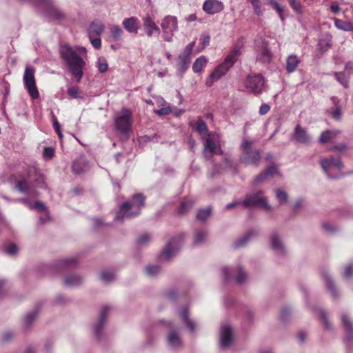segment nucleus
Returning a JSON list of instances; mask_svg holds the SVG:
<instances>
[{"instance_id":"42","label":"nucleus","mask_w":353,"mask_h":353,"mask_svg":"<svg viewBox=\"0 0 353 353\" xmlns=\"http://www.w3.org/2000/svg\"><path fill=\"white\" fill-rule=\"evenodd\" d=\"M96 67L100 73H105L108 70V63L106 59L103 57H99L96 62Z\"/></svg>"},{"instance_id":"32","label":"nucleus","mask_w":353,"mask_h":353,"mask_svg":"<svg viewBox=\"0 0 353 353\" xmlns=\"http://www.w3.org/2000/svg\"><path fill=\"white\" fill-rule=\"evenodd\" d=\"M300 63V59L295 54H290L286 59V71L288 73L294 72L299 64Z\"/></svg>"},{"instance_id":"53","label":"nucleus","mask_w":353,"mask_h":353,"mask_svg":"<svg viewBox=\"0 0 353 353\" xmlns=\"http://www.w3.org/2000/svg\"><path fill=\"white\" fill-rule=\"evenodd\" d=\"M276 196L280 202H286L288 199V193L283 189L276 190Z\"/></svg>"},{"instance_id":"48","label":"nucleus","mask_w":353,"mask_h":353,"mask_svg":"<svg viewBox=\"0 0 353 353\" xmlns=\"http://www.w3.org/2000/svg\"><path fill=\"white\" fill-rule=\"evenodd\" d=\"M67 93L72 99L82 98V96L79 93V88L76 86H68Z\"/></svg>"},{"instance_id":"21","label":"nucleus","mask_w":353,"mask_h":353,"mask_svg":"<svg viewBox=\"0 0 353 353\" xmlns=\"http://www.w3.org/2000/svg\"><path fill=\"white\" fill-rule=\"evenodd\" d=\"M270 246L272 250L279 254H284L286 252L285 247L276 231L273 232L271 234Z\"/></svg>"},{"instance_id":"29","label":"nucleus","mask_w":353,"mask_h":353,"mask_svg":"<svg viewBox=\"0 0 353 353\" xmlns=\"http://www.w3.org/2000/svg\"><path fill=\"white\" fill-rule=\"evenodd\" d=\"M334 108L330 110V114L331 117L335 121H341L342 118L341 106L340 105V101L336 97H332L331 98Z\"/></svg>"},{"instance_id":"43","label":"nucleus","mask_w":353,"mask_h":353,"mask_svg":"<svg viewBox=\"0 0 353 353\" xmlns=\"http://www.w3.org/2000/svg\"><path fill=\"white\" fill-rule=\"evenodd\" d=\"M37 315V311H32L28 313L23 319V325L26 329H28L34 321Z\"/></svg>"},{"instance_id":"6","label":"nucleus","mask_w":353,"mask_h":353,"mask_svg":"<svg viewBox=\"0 0 353 353\" xmlns=\"http://www.w3.org/2000/svg\"><path fill=\"white\" fill-rule=\"evenodd\" d=\"M321 168L327 177L336 179L339 177L338 172H341L343 165L339 157L325 158L321 161Z\"/></svg>"},{"instance_id":"10","label":"nucleus","mask_w":353,"mask_h":353,"mask_svg":"<svg viewBox=\"0 0 353 353\" xmlns=\"http://www.w3.org/2000/svg\"><path fill=\"white\" fill-rule=\"evenodd\" d=\"M263 192L261 190L246 195L245 199L242 201L243 205L246 208L261 206L264 209L270 210L271 206L268 204V200L263 196Z\"/></svg>"},{"instance_id":"7","label":"nucleus","mask_w":353,"mask_h":353,"mask_svg":"<svg viewBox=\"0 0 353 353\" xmlns=\"http://www.w3.org/2000/svg\"><path fill=\"white\" fill-rule=\"evenodd\" d=\"M183 240L184 235L183 234L173 236L163 250L161 254V258L165 261L172 259L182 246Z\"/></svg>"},{"instance_id":"56","label":"nucleus","mask_w":353,"mask_h":353,"mask_svg":"<svg viewBox=\"0 0 353 353\" xmlns=\"http://www.w3.org/2000/svg\"><path fill=\"white\" fill-rule=\"evenodd\" d=\"M319 312L321 318V320L323 322L325 328L327 330L331 329V324L328 321L325 312L322 310H319Z\"/></svg>"},{"instance_id":"58","label":"nucleus","mask_w":353,"mask_h":353,"mask_svg":"<svg viewBox=\"0 0 353 353\" xmlns=\"http://www.w3.org/2000/svg\"><path fill=\"white\" fill-rule=\"evenodd\" d=\"M54 154V150L52 147H46L43 149V156L45 159H50Z\"/></svg>"},{"instance_id":"3","label":"nucleus","mask_w":353,"mask_h":353,"mask_svg":"<svg viewBox=\"0 0 353 353\" xmlns=\"http://www.w3.org/2000/svg\"><path fill=\"white\" fill-rule=\"evenodd\" d=\"M145 197L141 193L132 195L130 201L123 203L119 207L115 219L123 221L125 219L135 217L140 214L141 209L144 206Z\"/></svg>"},{"instance_id":"24","label":"nucleus","mask_w":353,"mask_h":353,"mask_svg":"<svg viewBox=\"0 0 353 353\" xmlns=\"http://www.w3.org/2000/svg\"><path fill=\"white\" fill-rule=\"evenodd\" d=\"M84 281V278L79 274H70L67 275L64 280L63 283L66 287L75 288L81 285Z\"/></svg>"},{"instance_id":"39","label":"nucleus","mask_w":353,"mask_h":353,"mask_svg":"<svg viewBox=\"0 0 353 353\" xmlns=\"http://www.w3.org/2000/svg\"><path fill=\"white\" fill-rule=\"evenodd\" d=\"M161 272V267L157 265H148L144 269L145 275L150 277H154Z\"/></svg>"},{"instance_id":"50","label":"nucleus","mask_w":353,"mask_h":353,"mask_svg":"<svg viewBox=\"0 0 353 353\" xmlns=\"http://www.w3.org/2000/svg\"><path fill=\"white\" fill-rule=\"evenodd\" d=\"M290 7L299 14H302V6L297 0H289Z\"/></svg>"},{"instance_id":"11","label":"nucleus","mask_w":353,"mask_h":353,"mask_svg":"<svg viewBox=\"0 0 353 353\" xmlns=\"http://www.w3.org/2000/svg\"><path fill=\"white\" fill-rule=\"evenodd\" d=\"M163 30V38L167 42H172L174 32L178 30L177 18L168 15L163 18L161 24Z\"/></svg>"},{"instance_id":"18","label":"nucleus","mask_w":353,"mask_h":353,"mask_svg":"<svg viewBox=\"0 0 353 353\" xmlns=\"http://www.w3.org/2000/svg\"><path fill=\"white\" fill-rule=\"evenodd\" d=\"M342 323L345 330V343L350 347L353 344V322L347 314H343Z\"/></svg>"},{"instance_id":"59","label":"nucleus","mask_w":353,"mask_h":353,"mask_svg":"<svg viewBox=\"0 0 353 353\" xmlns=\"http://www.w3.org/2000/svg\"><path fill=\"white\" fill-rule=\"evenodd\" d=\"M72 168L75 174H81L83 172V168L79 161H74Z\"/></svg>"},{"instance_id":"22","label":"nucleus","mask_w":353,"mask_h":353,"mask_svg":"<svg viewBox=\"0 0 353 353\" xmlns=\"http://www.w3.org/2000/svg\"><path fill=\"white\" fill-rule=\"evenodd\" d=\"M259 234V230L256 229L250 230L245 235L236 239L233 243L234 248H239L245 246L252 238Z\"/></svg>"},{"instance_id":"60","label":"nucleus","mask_w":353,"mask_h":353,"mask_svg":"<svg viewBox=\"0 0 353 353\" xmlns=\"http://www.w3.org/2000/svg\"><path fill=\"white\" fill-rule=\"evenodd\" d=\"M268 3L276 11L277 13L283 12V8L279 5L276 0H267Z\"/></svg>"},{"instance_id":"5","label":"nucleus","mask_w":353,"mask_h":353,"mask_svg":"<svg viewBox=\"0 0 353 353\" xmlns=\"http://www.w3.org/2000/svg\"><path fill=\"white\" fill-rule=\"evenodd\" d=\"M132 113L130 110L123 108L120 115L114 119V126L117 131L128 136V132L132 128Z\"/></svg>"},{"instance_id":"25","label":"nucleus","mask_w":353,"mask_h":353,"mask_svg":"<svg viewBox=\"0 0 353 353\" xmlns=\"http://www.w3.org/2000/svg\"><path fill=\"white\" fill-rule=\"evenodd\" d=\"M341 133V132L339 130H325L321 134L319 138V143L321 144H325L334 139Z\"/></svg>"},{"instance_id":"15","label":"nucleus","mask_w":353,"mask_h":353,"mask_svg":"<svg viewBox=\"0 0 353 353\" xmlns=\"http://www.w3.org/2000/svg\"><path fill=\"white\" fill-rule=\"evenodd\" d=\"M292 139L301 144L307 145L311 142V137L307 133L306 129L299 124L296 125Z\"/></svg>"},{"instance_id":"12","label":"nucleus","mask_w":353,"mask_h":353,"mask_svg":"<svg viewBox=\"0 0 353 353\" xmlns=\"http://www.w3.org/2000/svg\"><path fill=\"white\" fill-rule=\"evenodd\" d=\"M195 45V41L189 43L185 48L183 52L179 55V62L177 64V72L183 75L185 72L188 69L191 61L190 55L192 52L193 48Z\"/></svg>"},{"instance_id":"34","label":"nucleus","mask_w":353,"mask_h":353,"mask_svg":"<svg viewBox=\"0 0 353 353\" xmlns=\"http://www.w3.org/2000/svg\"><path fill=\"white\" fill-rule=\"evenodd\" d=\"M104 29L103 25L100 22H92L91 23L88 30V34L89 38H92L94 37H99L101 34L103 32Z\"/></svg>"},{"instance_id":"46","label":"nucleus","mask_w":353,"mask_h":353,"mask_svg":"<svg viewBox=\"0 0 353 353\" xmlns=\"http://www.w3.org/2000/svg\"><path fill=\"white\" fill-rule=\"evenodd\" d=\"M123 30L118 26H113L110 28V34L111 37L115 40H119L123 35Z\"/></svg>"},{"instance_id":"14","label":"nucleus","mask_w":353,"mask_h":353,"mask_svg":"<svg viewBox=\"0 0 353 353\" xmlns=\"http://www.w3.org/2000/svg\"><path fill=\"white\" fill-rule=\"evenodd\" d=\"M233 342V332L229 325L221 326L220 331V346L222 349L228 347Z\"/></svg>"},{"instance_id":"20","label":"nucleus","mask_w":353,"mask_h":353,"mask_svg":"<svg viewBox=\"0 0 353 353\" xmlns=\"http://www.w3.org/2000/svg\"><path fill=\"white\" fill-rule=\"evenodd\" d=\"M110 310V306L105 305L103 307L100 312L99 319L94 327V332L97 337H99L101 334V332L107 320L108 312H109Z\"/></svg>"},{"instance_id":"19","label":"nucleus","mask_w":353,"mask_h":353,"mask_svg":"<svg viewBox=\"0 0 353 353\" xmlns=\"http://www.w3.org/2000/svg\"><path fill=\"white\" fill-rule=\"evenodd\" d=\"M223 8V3L218 0H206L203 4V10L209 14L219 13Z\"/></svg>"},{"instance_id":"16","label":"nucleus","mask_w":353,"mask_h":353,"mask_svg":"<svg viewBox=\"0 0 353 353\" xmlns=\"http://www.w3.org/2000/svg\"><path fill=\"white\" fill-rule=\"evenodd\" d=\"M35 4H43L48 8L46 14L53 19H59L63 17V13L53 5L52 0H34Z\"/></svg>"},{"instance_id":"47","label":"nucleus","mask_w":353,"mask_h":353,"mask_svg":"<svg viewBox=\"0 0 353 353\" xmlns=\"http://www.w3.org/2000/svg\"><path fill=\"white\" fill-rule=\"evenodd\" d=\"M101 278L105 283H108L114 279V274L110 270H104L101 272Z\"/></svg>"},{"instance_id":"54","label":"nucleus","mask_w":353,"mask_h":353,"mask_svg":"<svg viewBox=\"0 0 353 353\" xmlns=\"http://www.w3.org/2000/svg\"><path fill=\"white\" fill-rule=\"evenodd\" d=\"M291 314L290 309L288 307H283L280 313V319L283 321H286L289 319Z\"/></svg>"},{"instance_id":"9","label":"nucleus","mask_w":353,"mask_h":353,"mask_svg":"<svg viewBox=\"0 0 353 353\" xmlns=\"http://www.w3.org/2000/svg\"><path fill=\"white\" fill-rule=\"evenodd\" d=\"M245 87L248 92L255 95L260 94L265 90V79L261 74L248 75L245 82Z\"/></svg>"},{"instance_id":"2","label":"nucleus","mask_w":353,"mask_h":353,"mask_svg":"<svg viewBox=\"0 0 353 353\" xmlns=\"http://www.w3.org/2000/svg\"><path fill=\"white\" fill-rule=\"evenodd\" d=\"M242 46L243 43L238 41L225 57L223 61L210 74L209 79L205 82L207 87H211L214 81L220 79L234 65L241 54Z\"/></svg>"},{"instance_id":"52","label":"nucleus","mask_w":353,"mask_h":353,"mask_svg":"<svg viewBox=\"0 0 353 353\" xmlns=\"http://www.w3.org/2000/svg\"><path fill=\"white\" fill-rule=\"evenodd\" d=\"M216 148L217 147L216 146L214 139L208 138L205 140L203 149L216 152Z\"/></svg>"},{"instance_id":"36","label":"nucleus","mask_w":353,"mask_h":353,"mask_svg":"<svg viewBox=\"0 0 353 353\" xmlns=\"http://www.w3.org/2000/svg\"><path fill=\"white\" fill-rule=\"evenodd\" d=\"M334 25L339 30H343L345 32L353 31V23H352V22H346L341 19H334Z\"/></svg>"},{"instance_id":"49","label":"nucleus","mask_w":353,"mask_h":353,"mask_svg":"<svg viewBox=\"0 0 353 353\" xmlns=\"http://www.w3.org/2000/svg\"><path fill=\"white\" fill-rule=\"evenodd\" d=\"M247 277L248 276L246 272L243 270L242 267L240 266L239 268L238 274L236 277V283L239 284L243 283L244 282H245Z\"/></svg>"},{"instance_id":"41","label":"nucleus","mask_w":353,"mask_h":353,"mask_svg":"<svg viewBox=\"0 0 353 353\" xmlns=\"http://www.w3.org/2000/svg\"><path fill=\"white\" fill-rule=\"evenodd\" d=\"M194 203V201L190 199L181 201V205L178 209V214L181 215L185 214L189 210L192 208Z\"/></svg>"},{"instance_id":"31","label":"nucleus","mask_w":353,"mask_h":353,"mask_svg":"<svg viewBox=\"0 0 353 353\" xmlns=\"http://www.w3.org/2000/svg\"><path fill=\"white\" fill-rule=\"evenodd\" d=\"M272 54L266 46H263L256 55V61L263 63H269L272 61Z\"/></svg>"},{"instance_id":"51","label":"nucleus","mask_w":353,"mask_h":353,"mask_svg":"<svg viewBox=\"0 0 353 353\" xmlns=\"http://www.w3.org/2000/svg\"><path fill=\"white\" fill-rule=\"evenodd\" d=\"M151 235L149 234H143L140 235L137 239V244L139 246H143L146 245L151 240Z\"/></svg>"},{"instance_id":"26","label":"nucleus","mask_w":353,"mask_h":353,"mask_svg":"<svg viewBox=\"0 0 353 353\" xmlns=\"http://www.w3.org/2000/svg\"><path fill=\"white\" fill-rule=\"evenodd\" d=\"M78 261L77 257L72 256L62 259L57 261L56 266L60 270H65L74 268L77 265Z\"/></svg>"},{"instance_id":"33","label":"nucleus","mask_w":353,"mask_h":353,"mask_svg":"<svg viewBox=\"0 0 353 353\" xmlns=\"http://www.w3.org/2000/svg\"><path fill=\"white\" fill-rule=\"evenodd\" d=\"M216 154L215 152L210 151L208 150H203V155L206 161H211L212 164V170L210 173L211 177H214L219 171V166L216 164L213 161V157Z\"/></svg>"},{"instance_id":"62","label":"nucleus","mask_w":353,"mask_h":353,"mask_svg":"<svg viewBox=\"0 0 353 353\" xmlns=\"http://www.w3.org/2000/svg\"><path fill=\"white\" fill-rule=\"evenodd\" d=\"M323 228L327 234H330L334 233L337 230V228L334 225L330 223H323Z\"/></svg>"},{"instance_id":"45","label":"nucleus","mask_w":353,"mask_h":353,"mask_svg":"<svg viewBox=\"0 0 353 353\" xmlns=\"http://www.w3.org/2000/svg\"><path fill=\"white\" fill-rule=\"evenodd\" d=\"M16 189L23 194L29 192V185L26 180H18L16 183Z\"/></svg>"},{"instance_id":"23","label":"nucleus","mask_w":353,"mask_h":353,"mask_svg":"<svg viewBox=\"0 0 353 353\" xmlns=\"http://www.w3.org/2000/svg\"><path fill=\"white\" fill-rule=\"evenodd\" d=\"M122 25L124 29L131 34H137L139 29V21L135 17L125 18L123 19Z\"/></svg>"},{"instance_id":"13","label":"nucleus","mask_w":353,"mask_h":353,"mask_svg":"<svg viewBox=\"0 0 353 353\" xmlns=\"http://www.w3.org/2000/svg\"><path fill=\"white\" fill-rule=\"evenodd\" d=\"M142 22L143 30L148 37L159 35L160 28L150 14H146L143 17Z\"/></svg>"},{"instance_id":"35","label":"nucleus","mask_w":353,"mask_h":353,"mask_svg":"<svg viewBox=\"0 0 353 353\" xmlns=\"http://www.w3.org/2000/svg\"><path fill=\"white\" fill-rule=\"evenodd\" d=\"M332 46V37L330 34H325L323 38L319 39L318 47L321 52L327 51Z\"/></svg>"},{"instance_id":"30","label":"nucleus","mask_w":353,"mask_h":353,"mask_svg":"<svg viewBox=\"0 0 353 353\" xmlns=\"http://www.w3.org/2000/svg\"><path fill=\"white\" fill-rule=\"evenodd\" d=\"M208 234V232L206 228L195 230L193 237V245L195 246L202 245L205 242Z\"/></svg>"},{"instance_id":"8","label":"nucleus","mask_w":353,"mask_h":353,"mask_svg":"<svg viewBox=\"0 0 353 353\" xmlns=\"http://www.w3.org/2000/svg\"><path fill=\"white\" fill-rule=\"evenodd\" d=\"M34 73V68L31 65H27L25 69L23 80L30 96L33 99H37L39 97V93L36 86Z\"/></svg>"},{"instance_id":"27","label":"nucleus","mask_w":353,"mask_h":353,"mask_svg":"<svg viewBox=\"0 0 353 353\" xmlns=\"http://www.w3.org/2000/svg\"><path fill=\"white\" fill-rule=\"evenodd\" d=\"M322 276L325 282L327 289L330 290V294L333 299H336L339 297V292L334 286V283L327 271L322 272Z\"/></svg>"},{"instance_id":"63","label":"nucleus","mask_w":353,"mask_h":353,"mask_svg":"<svg viewBox=\"0 0 353 353\" xmlns=\"http://www.w3.org/2000/svg\"><path fill=\"white\" fill-rule=\"evenodd\" d=\"M33 209L37 210L39 212H47V209L44 203L41 201H36L33 204Z\"/></svg>"},{"instance_id":"17","label":"nucleus","mask_w":353,"mask_h":353,"mask_svg":"<svg viewBox=\"0 0 353 353\" xmlns=\"http://www.w3.org/2000/svg\"><path fill=\"white\" fill-rule=\"evenodd\" d=\"M168 347L172 350H177L183 347L182 340L179 333L172 329L166 337Z\"/></svg>"},{"instance_id":"57","label":"nucleus","mask_w":353,"mask_h":353,"mask_svg":"<svg viewBox=\"0 0 353 353\" xmlns=\"http://www.w3.org/2000/svg\"><path fill=\"white\" fill-rule=\"evenodd\" d=\"M17 246L14 243H11L5 248L4 251L8 255H14L17 253Z\"/></svg>"},{"instance_id":"38","label":"nucleus","mask_w":353,"mask_h":353,"mask_svg":"<svg viewBox=\"0 0 353 353\" xmlns=\"http://www.w3.org/2000/svg\"><path fill=\"white\" fill-rule=\"evenodd\" d=\"M334 76L336 81L339 82L344 88L349 87V77L346 76L345 72H334Z\"/></svg>"},{"instance_id":"40","label":"nucleus","mask_w":353,"mask_h":353,"mask_svg":"<svg viewBox=\"0 0 353 353\" xmlns=\"http://www.w3.org/2000/svg\"><path fill=\"white\" fill-rule=\"evenodd\" d=\"M194 129L196 132H198L201 135H208L209 132L205 122L201 119H199L198 121L195 123Z\"/></svg>"},{"instance_id":"1","label":"nucleus","mask_w":353,"mask_h":353,"mask_svg":"<svg viewBox=\"0 0 353 353\" xmlns=\"http://www.w3.org/2000/svg\"><path fill=\"white\" fill-rule=\"evenodd\" d=\"M61 58L64 61L68 72L79 83L83 76V69L85 61L70 46H61L59 49Z\"/></svg>"},{"instance_id":"4","label":"nucleus","mask_w":353,"mask_h":353,"mask_svg":"<svg viewBox=\"0 0 353 353\" xmlns=\"http://www.w3.org/2000/svg\"><path fill=\"white\" fill-rule=\"evenodd\" d=\"M253 141L243 139L241 145V154L240 161L245 165H250L258 167L261 159L259 150L253 149Z\"/></svg>"},{"instance_id":"37","label":"nucleus","mask_w":353,"mask_h":353,"mask_svg":"<svg viewBox=\"0 0 353 353\" xmlns=\"http://www.w3.org/2000/svg\"><path fill=\"white\" fill-rule=\"evenodd\" d=\"M207 62L208 59L204 56H201L200 57L197 58L192 65L193 72L194 73L200 72Z\"/></svg>"},{"instance_id":"61","label":"nucleus","mask_w":353,"mask_h":353,"mask_svg":"<svg viewBox=\"0 0 353 353\" xmlns=\"http://www.w3.org/2000/svg\"><path fill=\"white\" fill-rule=\"evenodd\" d=\"M267 179L265 174L263 172L260 173L258 176H256L255 179L253 181V185H256L260 183H262Z\"/></svg>"},{"instance_id":"44","label":"nucleus","mask_w":353,"mask_h":353,"mask_svg":"<svg viewBox=\"0 0 353 353\" xmlns=\"http://www.w3.org/2000/svg\"><path fill=\"white\" fill-rule=\"evenodd\" d=\"M212 208L210 206L205 208H201L199 210L196 214V219L199 221H204L210 216Z\"/></svg>"},{"instance_id":"64","label":"nucleus","mask_w":353,"mask_h":353,"mask_svg":"<svg viewBox=\"0 0 353 353\" xmlns=\"http://www.w3.org/2000/svg\"><path fill=\"white\" fill-rule=\"evenodd\" d=\"M353 276V265L349 264L346 266L344 272V277L346 279H351Z\"/></svg>"},{"instance_id":"28","label":"nucleus","mask_w":353,"mask_h":353,"mask_svg":"<svg viewBox=\"0 0 353 353\" xmlns=\"http://www.w3.org/2000/svg\"><path fill=\"white\" fill-rule=\"evenodd\" d=\"M179 316L182 321L186 325L187 327L191 332L195 329V323L189 319V310L187 307L181 308L179 312Z\"/></svg>"},{"instance_id":"55","label":"nucleus","mask_w":353,"mask_h":353,"mask_svg":"<svg viewBox=\"0 0 353 353\" xmlns=\"http://www.w3.org/2000/svg\"><path fill=\"white\" fill-rule=\"evenodd\" d=\"M264 174H265V176L267 179L270 178L273 176L274 174L278 173L277 168L275 165H272L268 168H267L264 171Z\"/></svg>"}]
</instances>
